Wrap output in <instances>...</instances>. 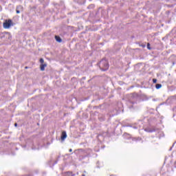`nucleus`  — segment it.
<instances>
[{
	"mask_svg": "<svg viewBox=\"0 0 176 176\" xmlns=\"http://www.w3.org/2000/svg\"><path fill=\"white\" fill-rule=\"evenodd\" d=\"M65 138H67V131H63L61 133L60 140L61 141H65Z\"/></svg>",
	"mask_w": 176,
	"mask_h": 176,
	"instance_id": "7",
	"label": "nucleus"
},
{
	"mask_svg": "<svg viewBox=\"0 0 176 176\" xmlns=\"http://www.w3.org/2000/svg\"><path fill=\"white\" fill-rule=\"evenodd\" d=\"M144 131H146L147 133H153L155 131H156V128L155 126L153 127H147L144 129Z\"/></svg>",
	"mask_w": 176,
	"mask_h": 176,
	"instance_id": "6",
	"label": "nucleus"
},
{
	"mask_svg": "<svg viewBox=\"0 0 176 176\" xmlns=\"http://www.w3.org/2000/svg\"><path fill=\"white\" fill-rule=\"evenodd\" d=\"M39 62L41 64H45V60L43 58H40Z\"/></svg>",
	"mask_w": 176,
	"mask_h": 176,
	"instance_id": "18",
	"label": "nucleus"
},
{
	"mask_svg": "<svg viewBox=\"0 0 176 176\" xmlns=\"http://www.w3.org/2000/svg\"><path fill=\"white\" fill-rule=\"evenodd\" d=\"M55 39L56 42H58V43H61V42H63V39H61V37H60V36H55Z\"/></svg>",
	"mask_w": 176,
	"mask_h": 176,
	"instance_id": "11",
	"label": "nucleus"
},
{
	"mask_svg": "<svg viewBox=\"0 0 176 176\" xmlns=\"http://www.w3.org/2000/svg\"><path fill=\"white\" fill-rule=\"evenodd\" d=\"M175 33H176V29L174 28L171 30V32L168 34H166L164 37L162 38V41H167V39H168V36L173 37V35Z\"/></svg>",
	"mask_w": 176,
	"mask_h": 176,
	"instance_id": "4",
	"label": "nucleus"
},
{
	"mask_svg": "<svg viewBox=\"0 0 176 176\" xmlns=\"http://www.w3.org/2000/svg\"><path fill=\"white\" fill-rule=\"evenodd\" d=\"M6 35H4L3 36H6V38H8V39H12V34H10V32H5Z\"/></svg>",
	"mask_w": 176,
	"mask_h": 176,
	"instance_id": "12",
	"label": "nucleus"
},
{
	"mask_svg": "<svg viewBox=\"0 0 176 176\" xmlns=\"http://www.w3.org/2000/svg\"><path fill=\"white\" fill-rule=\"evenodd\" d=\"M81 176H86V175H85V174H82Z\"/></svg>",
	"mask_w": 176,
	"mask_h": 176,
	"instance_id": "30",
	"label": "nucleus"
},
{
	"mask_svg": "<svg viewBox=\"0 0 176 176\" xmlns=\"http://www.w3.org/2000/svg\"><path fill=\"white\" fill-rule=\"evenodd\" d=\"M6 23H12V20L9 19L8 21H6Z\"/></svg>",
	"mask_w": 176,
	"mask_h": 176,
	"instance_id": "23",
	"label": "nucleus"
},
{
	"mask_svg": "<svg viewBox=\"0 0 176 176\" xmlns=\"http://www.w3.org/2000/svg\"><path fill=\"white\" fill-rule=\"evenodd\" d=\"M16 13H17V14L20 13V10H16Z\"/></svg>",
	"mask_w": 176,
	"mask_h": 176,
	"instance_id": "26",
	"label": "nucleus"
},
{
	"mask_svg": "<svg viewBox=\"0 0 176 176\" xmlns=\"http://www.w3.org/2000/svg\"><path fill=\"white\" fill-rule=\"evenodd\" d=\"M69 152H72V148H69Z\"/></svg>",
	"mask_w": 176,
	"mask_h": 176,
	"instance_id": "27",
	"label": "nucleus"
},
{
	"mask_svg": "<svg viewBox=\"0 0 176 176\" xmlns=\"http://www.w3.org/2000/svg\"><path fill=\"white\" fill-rule=\"evenodd\" d=\"M46 67H47V63H41L40 65V69L41 71H45V68H46Z\"/></svg>",
	"mask_w": 176,
	"mask_h": 176,
	"instance_id": "9",
	"label": "nucleus"
},
{
	"mask_svg": "<svg viewBox=\"0 0 176 176\" xmlns=\"http://www.w3.org/2000/svg\"><path fill=\"white\" fill-rule=\"evenodd\" d=\"M14 127H17V122L14 123Z\"/></svg>",
	"mask_w": 176,
	"mask_h": 176,
	"instance_id": "24",
	"label": "nucleus"
},
{
	"mask_svg": "<svg viewBox=\"0 0 176 176\" xmlns=\"http://www.w3.org/2000/svg\"><path fill=\"white\" fill-rule=\"evenodd\" d=\"M98 65L101 71H108L109 68L108 60H107L105 58L102 59L100 63H98Z\"/></svg>",
	"mask_w": 176,
	"mask_h": 176,
	"instance_id": "2",
	"label": "nucleus"
},
{
	"mask_svg": "<svg viewBox=\"0 0 176 176\" xmlns=\"http://www.w3.org/2000/svg\"><path fill=\"white\" fill-rule=\"evenodd\" d=\"M142 98L143 100H144L145 101H146V100H148V97H147L146 96H145V95H142Z\"/></svg>",
	"mask_w": 176,
	"mask_h": 176,
	"instance_id": "17",
	"label": "nucleus"
},
{
	"mask_svg": "<svg viewBox=\"0 0 176 176\" xmlns=\"http://www.w3.org/2000/svg\"><path fill=\"white\" fill-rule=\"evenodd\" d=\"M174 167H175V168H176V161L174 163Z\"/></svg>",
	"mask_w": 176,
	"mask_h": 176,
	"instance_id": "25",
	"label": "nucleus"
},
{
	"mask_svg": "<svg viewBox=\"0 0 176 176\" xmlns=\"http://www.w3.org/2000/svg\"><path fill=\"white\" fill-rule=\"evenodd\" d=\"M94 108H98V107H95Z\"/></svg>",
	"mask_w": 176,
	"mask_h": 176,
	"instance_id": "33",
	"label": "nucleus"
},
{
	"mask_svg": "<svg viewBox=\"0 0 176 176\" xmlns=\"http://www.w3.org/2000/svg\"><path fill=\"white\" fill-rule=\"evenodd\" d=\"M130 102L132 105L129 106V109H131L132 108H134V104H135V102L130 101Z\"/></svg>",
	"mask_w": 176,
	"mask_h": 176,
	"instance_id": "16",
	"label": "nucleus"
},
{
	"mask_svg": "<svg viewBox=\"0 0 176 176\" xmlns=\"http://www.w3.org/2000/svg\"><path fill=\"white\" fill-rule=\"evenodd\" d=\"M138 140H141V138H138L137 139V138H133L132 139L133 141H138Z\"/></svg>",
	"mask_w": 176,
	"mask_h": 176,
	"instance_id": "20",
	"label": "nucleus"
},
{
	"mask_svg": "<svg viewBox=\"0 0 176 176\" xmlns=\"http://www.w3.org/2000/svg\"><path fill=\"white\" fill-rule=\"evenodd\" d=\"M98 119L100 122H104L105 120V116L103 115H99Z\"/></svg>",
	"mask_w": 176,
	"mask_h": 176,
	"instance_id": "13",
	"label": "nucleus"
},
{
	"mask_svg": "<svg viewBox=\"0 0 176 176\" xmlns=\"http://www.w3.org/2000/svg\"><path fill=\"white\" fill-rule=\"evenodd\" d=\"M25 69H28V66L25 67Z\"/></svg>",
	"mask_w": 176,
	"mask_h": 176,
	"instance_id": "28",
	"label": "nucleus"
},
{
	"mask_svg": "<svg viewBox=\"0 0 176 176\" xmlns=\"http://www.w3.org/2000/svg\"><path fill=\"white\" fill-rule=\"evenodd\" d=\"M123 137H124V138H130L131 137V135H130L129 133H124L123 134Z\"/></svg>",
	"mask_w": 176,
	"mask_h": 176,
	"instance_id": "14",
	"label": "nucleus"
},
{
	"mask_svg": "<svg viewBox=\"0 0 176 176\" xmlns=\"http://www.w3.org/2000/svg\"><path fill=\"white\" fill-rule=\"evenodd\" d=\"M110 176H115V175H111Z\"/></svg>",
	"mask_w": 176,
	"mask_h": 176,
	"instance_id": "32",
	"label": "nucleus"
},
{
	"mask_svg": "<svg viewBox=\"0 0 176 176\" xmlns=\"http://www.w3.org/2000/svg\"><path fill=\"white\" fill-rule=\"evenodd\" d=\"M76 175L75 173H73L71 171H67L65 173V175L64 176H75Z\"/></svg>",
	"mask_w": 176,
	"mask_h": 176,
	"instance_id": "10",
	"label": "nucleus"
},
{
	"mask_svg": "<svg viewBox=\"0 0 176 176\" xmlns=\"http://www.w3.org/2000/svg\"><path fill=\"white\" fill-rule=\"evenodd\" d=\"M13 25H14V23H3V28H6V29H9L11 27H13Z\"/></svg>",
	"mask_w": 176,
	"mask_h": 176,
	"instance_id": "5",
	"label": "nucleus"
},
{
	"mask_svg": "<svg viewBox=\"0 0 176 176\" xmlns=\"http://www.w3.org/2000/svg\"><path fill=\"white\" fill-rule=\"evenodd\" d=\"M147 49L148 50H152V47H151V43H147Z\"/></svg>",
	"mask_w": 176,
	"mask_h": 176,
	"instance_id": "19",
	"label": "nucleus"
},
{
	"mask_svg": "<svg viewBox=\"0 0 176 176\" xmlns=\"http://www.w3.org/2000/svg\"><path fill=\"white\" fill-rule=\"evenodd\" d=\"M131 97L132 100H137L138 97H140V95H138V94L137 93H133V94H131Z\"/></svg>",
	"mask_w": 176,
	"mask_h": 176,
	"instance_id": "8",
	"label": "nucleus"
},
{
	"mask_svg": "<svg viewBox=\"0 0 176 176\" xmlns=\"http://www.w3.org/2000/svg\"><path fill=\"white\" fill-rule=\"evenodd\" d=\"M82 79H86V77H83Z\"/></svg>",
	"mask_w": 176,
	"mask_h": 176,
	"instance_id": "31",
	"label": "nucleus"
},
{
	"mask_svg": "<svg viewBox=\"0 0 176 176\" xmlns=\"http://www.w3.org/2000/svg\"><path fill=\"white\" fill-rule=\"evenodd\" d=\"M157 79L153 78V83H157Z\"/></svg>",
	"mask_w": 176,
	"mask_h": 176,
	"instance_id": "21",
	"label": "nucleus"
},
{
	"mask_svg": "<svg viewBox=\"0 0 176 176\" xmlns=\"http://www.w3.org/2000/svg\"><path fill=\"white\" fill-rule=\"evenodd\" d=\"M139 45L142 47H145V46H146L145 44H139Z\"/></svg>",
	"mask_w": 176,
	"mask_h": 176,
	"instance_id": "22",
	"label": "nucleus"
},
{
	"mask_svg": "<svg viewBox=\"0 0 176 176\" xmlns=\"http://www.w3.org/2000/svg\"><path fill=\"white\" fill-rule=\"evenodd\" d=\"M90 149H83V148H78L74 151V153L79 157L80 160H83L85 157H87L89 156L90 152Z\"/></svg>",
	"mask_w": 176,
	"mask_h": 176,
	"instance_id": "1",
	"label": "nucleus"
},
{
	"mask_svg": "<svg viewBox=\"0 0 176 176\" xmlns=\"http://www.w3.org/2000/svg\"><path fill=\"white\" fill-rule=\"evenodd\" d=\"M58 159H60V156H58V158L56 160H54L53 158H51L48 162L50 167H53L55 164H57V163H58Z\"/></svg>",
	"mask_w": 176,
	"mask_h": 176,
	"instance_id": "3",
	"label": "nucleus"
},
{
	"mask_svg": "<svg viewBox=\"0 0 176 176\" xmlns=\"http://www.w3.org/2000/svg\"><path fill=\"white\" fill-rule=\"evenodd\" d=\"M155 88L157 89V90H159V89H162V84H156L155 85Z\"/></svg>",
	"mask_w": 176,
	"mask_h": 176,
	"instance_id": "15",
	"label": "nucleus"
},
{
	"mask_svg": "<svg viewBox=\"0 0 176 176\" xmlns=\"http://www.w3.org/2000/svg\"><path fill=\"white\" fill-rule=\"evenodd\" d=\"M171 149H173V147H170V148L169 149V151H171Z\"/></svg>",
	"mask_w": 176,
	"mask_h": 176,
	"instance_id": "29",
	"label": "nucleus"
}]
</instances>
